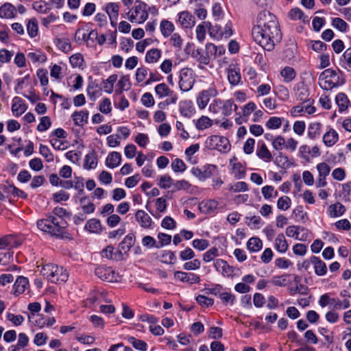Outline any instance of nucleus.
Returning <instances> with one entry per match:
<instances>
[{"instance_id":"f257e3e1","label":"nucleus","mask_w":351,"mask_h":351,"mask_svg":"<svg viewBox=\"0 0 351 351\" xmlns=\"http://www.w3.org/2000/svg\"><path fill=\"white\" fill-rule=\"evenodd\" d=\"M252 37L264 49L271 51L281 40L282 35L274 14L264 10L257 17V24L252 28Z\"/></svg>"},{"instance_id":"f03ea898","label":"nucleus","mask_w":351,"mask_h":351,"mask_svg":"<svg viewBox=\"0 0 351 351\" xmlns=\"http://www.w3.org/2000/svg\"><path fill=\"white\" fill-rule=\"evenodd\" d=\"M37 227L44 232L53 236H59L63 234L66 227V222L63 219L49 215L47 219H39L37 221Z\"/></svg>"},{"instance_id":"7ed1b4c3","label":"nucleus","mask_w":351,"mask_h":351,"mask_svg":"<svg viewBox=\"0 0 351 351\" xmlns=\"http://www.w3.org/2000/svg\"><path fill=\"white\" fill-rule=\"evenodd\" d=\"M41 273L49 281L52 283H61L67 280L68 273L62 267L53 264H48L45 265Z\"/></svg>"},{"instance_id":"20e7f679","label":"nucleus","mask_w":351,"mask_h":351,"mask_svg":"<svg viewBox=\"0 0 351 351\" xmlns=\"http://www.w3.org/2000/svg\"><path fill=\"white\" fill-rule=\"evenodd\" d=\"M128 19L132 23H143L148 18L147 4L141 0H136L132 8L127 13Z\"/></svg>"},{"instance_id":"39448f33","label":"nucleus","mask_w":351,"mask_h":351,"mask_svg":"<svg viewBox=\"0 0 351 351\" xmlns=\"http://www.w3.org/2000/svg\"><path fill=\"white\" fill-rule=\"evenodd\" d=\"M339 83V75L332 69H327L322 71L319 76V85L324 90H331Z\"/></svg>"},{"instance_id":"423d86ee","label":"nucleus","mask_w":351,"mask_h":351,"mask_svg":"<svg viewBox=\"0 0 351 351\" xmlns=\"http://www.w3.org/2000/svg\"><path fill=\"white\" fill-rule=\"evenodd\" d=\"M219 93L216 86L212 84L210 86L200 91L196 98V104L200 110H204L208 104L211 97H215L218 95Z\"/></svg>"},{"instance_id":"0eeeda50","label":"nucleus","mask_w":351,"mask_h":351,"mask_svg":"<svg viewBox=\"0 0 351 351\" xmlns=\"http://www.w3.org/2000/svg\"><path fill=\"white\" fill-rule=\"evenodd\" d=\"M206 143L210 149H217L223 153L230 151L231 147L229 140L226 137L219 135L210 136Z\"/></svg>"},{"instance_id":"6e6552de","label":"nucleus","mask_w":351,"mask_h":351,"mask_svg":"<svg viewBox=\"0 0 351 351\" xmlns=\"http://www.w3.org/2000/svg\"><path fill=\"white\" fill-rule=\"evenodd\" d=\"M179 87L182 91H189L191 90L195 82L194 73L192 69L183 68L180 71Z\"/></svg>"},{"instance_id":"1a4fd4ad","label":"nucleus","mask_w":351,"mask_h":351,"mask_svg":"<svg viewBox=\"0 0 351 351\" xmlns=\"http://www.w3.org/2000/svg\"><path fill=\"white\" fill-rule=\"evenodd\" d=\"M95 275L101 280L115 282L120 280L121 276L111 267L99 266L95 269Z\"/></svg>"},{"instance_id":"9d476101","label":"nucleus","mask_w":351,"mask_h":351,"mask_svg":"<svg viewBox=\"0 0 351 351\" xmlns=\"http://www.w3.org/2000/svg\"><path fill=\"white\" fill-rule=\"evenodd\" d=\"M216 169L217 167L215 165L207 164L202 168L193 167L191 169V173L200 181H204L210 178Z\"/></svg>"},{"instance_id":"9b49d317","label":"nucleus","mask_w":351,"mask_h":351,"mask_svg":"<svg viewBox=\"0 0 351 351\" xmlns=\"http://www.w3.org/2000/svg\"><path fill=\"white\" fill-rule=\"evenodd\" d=\"M316 169L318 172V177L315 186L317 188L324 187L327 185L326 177L330 172V167L326 162H322L316 165Z\"/></svg>"},{"instance_id":"f8f14e48","label":"nucleus","mask_w":351,"mask_h":351,"mask_svg":"<svg viewBox=\"0 0 351 351\" xmlns=\"http://www.w3.org/2000/svg\"><path fill=\"white\" fill-rule=\"evenodd\" d=\"M23 239L21 237L9 234L0 237V245L3 246L5 249L16 247L22 244Z\"/></svg>"},{"instance_id":"ddd939ff","label":"nucleus","mask_w":351,"mask_h":351,"mask_svg":"<svg viewBox=\"0 0 351 351\" xmlns=\"http://www.w3.org/2000/svg\"><path fill=\"white\" fill-rule=\"evenodd\" d=\"M135 220L143 229H151L153 221L151 217L144 210H138L135 213Z\"/></svg>"},{"instance_id":"4468645a","label":"nucleus","mask_w":351,"mask_h":351,"mask_svg":"<svg viewBox=\"0 0 351 351\" xmlns=\"http://www.w3.org/2000/svg\"><path fill=\"white\" fill-rule=\"evenodd\" d=\"M230 166L231 167V173L234 178L238 180L242 179L245 176L246 171L245 166L233 157L230 160Z\"/></svg>"},{"instance_id":"2eb2a0df","label":"nucleus","mask_w":351,"mask_h":351,"mask_svg":"<svg viewBox=\"0 0 351 351\" xmlns=\"http://www.w3.org/2000/svg\"><path fill=\"white\" fill-rule=\"evenodd\" d=\"M294 91L297 100L302 103L313 102V100L309 97L308 88L304 84H298L294 88Z\"/></svg>"},{"instance_id":"dca6fc26","label":"nucleus","mask_w":351,"mask_h":351,"mask_svg":"<svg viewBox=\"0 0 351 351\" xmlns=\"http://www.w3.org/2000/svg\"><path fill=\"white\" fill-rule=\"evenodd\" d=\"M174 278L181 282L196 284L200 282V278L197 274L177 271L174 273Z\"/></svg>"},{"instance_id":"f3484780","label":"nucleus","mask_w":351,"mask_h":351,"mask_svg":"<svg viewBox=\"0 0 351 351\" xmlns=\"http://www.w3.org/2000/svg\"><path fill=\"white\" fill-rule=\"evenodd\" d=\"M227 73L228 80L230 84L232 86L239 84L241 79L239 68L236 64H231L227 69Z\"/></svg>"},{"instance_id":"a211bd4d","label":"nucleus","mask_w":351,"mask_h":351,"mask_svg":"<svg viewBox=\"0 0 351 351\" xmlns=\"http://www.w3.org/2000/svg\"><path fill=\"white\" fill-rule=\"evenodd\" d=\"M178 16V23L182 27L191 28L195 25V17L188 11L181 12Z\"/></svg>"},{"instance_id":"6ab92c4d","label":"nucleus","mask_w":351,"mask_h":351,"mask_svg":"<svg viewBox=\"0 0 351 351\" xmlns=\"http://www.w3.org/2000/svg\"><path fill=\"white\" fill-rule=\"evenodd\" d=\"M155 93L159 99L164 97H178L173 90H171L165 83L158 84L155 86Z\"/></svg>"},{"instance_id":"aec40b11","label":"nucleus","mask_w":351,"mask_h":351,"mask_svg":"<svg viewBox=\"0 0 351 351\" xmlns=\"http://www.w3.org/2000/svg\"><path fill=\"white\" fill-rule=\"evenodd\" d=\"M17 13L16 8L10 3H5L0 7V18L13 19Z\"/></svg>"},{"instance_id":"412c9836","label":"nucleus","mask_w":351,"mask_h":351,"mask_svg":"<svg viewBox=\"0 0 351 351\" xmlns=\"http://www.w3.org/2000/svg\"><path fill=\"white\" fill-rule=\"evenodd\" d=\"M27 105L21 98L17 97L14 98L13 104L12 105V111L15 117H20L27 110Z\"/></svg>"},{"instance_id":"4be33fe9","label":"nucleus","mask_w":351,"mask_h":351,"mask_svg":"<svg viewBox=\"0 0 351 351\" xmlns=\"http://www.w3.org/2000/svg\"><path fill=\"white\" fill-rule=\"evenodd\" d=\"M338 140L339 134L333 128H330L323 136V143L326 147L333 146Z\"/></svg>"},{"instance_id":"5701e85b","label":"nucleus","mask_w":351,"mask_h":351,"mask_svg":"<svg viewBox=\"0 0 351 351\" xmlns=\"http://www.w3.org/2000/svg\"><path fill=\"white\" fill-rule=\"evenodd\" d=\"M311 262L314 266L315 272L317 276H324L327 271L326 263L319 258L313 256L311 257Z\"/></svg>"},{"instance_id":"b1692460","label":"nucleus","mask_w":351,"mask_h":351,"mask_svg":"<svg viewBox=\"0 0 351 351\" xmlns=\"http://www.w3.org/2000/svg\"><path fill=\"white\" fill-rule=\"evenodd\" d=\"M121 162V155L117 152H112L108 154L106 160V165L108 167L114 169L118 167Z\"/></svg>"},{"instance_id":"393cba45","label":"nucleus","mask_w":351,"mask_h":351,"mask_svg":"<svg viewBox=\"0 0 351 351\" xmlns=\"http://www.w3.org/2000/svg\"><path fill=\"white\" fill-rule=\"evenodd\" d=\"M214 266L216 270L221 273L223 276H229L232 272V267L227 263L226 261L222 259H217L214 263Z\"/></svg>"},{"instance_id":"a878e982","label":"nucleus","mask_w":351,"mask_h":351,"mask_svg":"<svg viewBox=\"0 0 351 351\" xmlns=\"http://www.w3.org/2000/svg\"><path fill=\"white\" fill-rule=\"evenodd\" d=\"M134 244V236L129 234L125 237L123 240L120 243L119 251L120 253H127L132 245Z\"/></svg>"},{"instance_id":"bb28decb","label":"nucleus","mask_w":351,"mask_h":351,"mask_svg":"<svg viewBox=\"0 0 351 351\" xmlns=\"http://www.w3.org/2000/svg\"><path fill=\"white\" fill-rule=\"evenodd\" d=\"M206 51H207L210 59L215 58L217 56H222L225 53V48L220 45L216 46L213 43H207L206 45Z\"/></svg>"},{"instance_id":"cd10ccee","label":"nucleus","mask_w":351,"mask_h":351,"mask_svg":"<svg viewBox=\"0 0 351 351\" xmlns=\"http://www.w3.org/2000/svg\"><path fill=\"white\" fill-rule=\"evenodd\" d=\"M345 211V206L339 202L330 205L328 208V213L330 217L333 218L341 216Z\"/></svg>"},{"instance_id":"c85d7f7f","label":"nucleus","mask_w":351,"mask_h":351,"mask_svg":"<svg viewBox=\"0 0 351 351\" xmlns=\"http://www.w3.org/2000/svg\"><path fill=\"white\" fill-rule=\"evenodd\" d=\"M322 124L319 122H314L309 124L308 127V136L313 140L319 137L322 132Z\"/></svg>"},{"instance_id":"c756f323","label":"nucleus","mask_w":351,"mask_h":351,"mask_svg":"<svg viewBox=\"0 0 351 351\" xmlns=\"http://www.w3.org/2000/svg\"><path fill=\"white\" fill-rule=\"evenodd\" d=\"M275 249L280 253H285L288 250L289 245L283 234H278L275 239Z\"/></svg>"},{"instance_id":"7c9ffc66","label":"nucleus","mask_w":351,"mask_h":351,"mask_svg":"<svg viewBox=\"0 0 351 351\" xmlns=\"http://www.w3.org/2000/svg\"><path fill=\"white\" fill-rule=\"evenodd\" d=\"M28 285L29 281L27 278L19 276L14 285V293L16 294L23 293Z\"/></svg>"},{"instance_id":"2f4dec72","label":"nucleus","mask_w":351,"mask_h":351,"mask_svg":"<svg viewBox=\"0 0 351 351\" xmlns=\"http://www.w3.org/2000/svg\"><path fill=\"white\" fill-rule=\"evenodd\" d=\"M162 51L157 48H153L147 51L145 55V62L149 64L156 63L160 58Z\"/></svg>"},{"instance_id":"473e14b6","label":"nucleus","mask_w":351,"mask_h":351,"mask_svg":"<svg viewBox=\"0 0 351 351\" xmlns=\"http://www.w3.org/2000/svg\"><path fill=\"white\" fill-rule=\"evenodd\" d=\"M27 32L32 38H35L38 34V24L35 18L29 19L26 25Z\"/></svg>"},{"instance_id":"72a5a7b5","label":"nucleus","mask_w":351,"mask_h":351,"mask_svg":"<svg viewBox=\"0 0 351 351\" xmlns=\"http://www.w3.org/2000/svg\"><path fill=\"white\" fill-rule=\"evenodd\" d=\"M85 229L92 233H100L101 232V221L95 218L91 219L86 222Z\"/></svg>"},{"instance_id":"f704fd0d","label":"nucleus","mask_w":351,"mask_h":351,"mask_svg":"<svg viewBox=\"0 0 351 351\" xmlns=\"http://www.w3.org/2000/svg\"><path fill=\"white\" fill-rule=\"evenodd\" d=\"M256 155L260 159L265 162H270L272 159L271 154L265 143L261 144L258 147L256 150Z\"/></svg>"},{"instance_id":"c9c22d12","label":"nucleus","mask_w":351,"mask_h":351,"mask_svg":"<svg viewBox=\"0 0 351 351\" xmlns=\"http://www.w3.org/2000/svg\"><path fill=\"white\" fill-rule=\"evenodd\" d=\"M192 56L196 58L199 62V67L201 69H203V66H202L201 64L208 65L210 62V58L208 53L206 52L204 55L202 53V49H198L195 51L192 52Z\"/></svg>"},{"instance_id":"e433bc0d","label":"nucleus","mask_w":351,"mask_h":351,"mask_svg":"<svg viewBox=\"0 0 351 351\" xmlns=\"http://www.w3.org/2000/svg\"><path fill=\"white\" fill-rule=\"evenodd\" d=\"M13 252L0 245V265H5L12 260Z\"/></svg>"},{"instance_id":"4c0bfd02","label":"nucleus","mask_w":351,"mask_h":351,"mask_svg":"<svg viewBox=\"0 0 351 351\" xmlns=\"http://www.w3.org/2000/svg\"><path fill=\"white\" fill-rule=\"evenodd\" d=\"M160 28L162 34L165 37L169 36L175 29L174 25L167 20H163L161 21Z\"/></svg>"},{"instance_id":"58836bf2","label":"nucleus","mask_w":351,"mask_h":351,"mask_svg":"<svg viewBox=\"0 0 351 351\" xmlns=\"http://www.w3.org/2000/svg\"><path fill=\"white\" fill-rule=\"evenodd\" d=\"M217 205L218 204L215 200L203 201L199 204V209L204 213H211L217 208Z\"/></svg>"},{"instance_id":"ea45409f","label":"nucleus","mask_w":351,"mask_h":351,"mask_svg":"<svg viewBox=\"0 0 351 351\" xmlns=\"http://www.w3.org/2000/svg\"><path fill=\"white\" fill-rule=\"evenodd\" d=\"M335 101L339 108V111L345 110L348 107L349 100L345 93H338L336 95Z\"/></svg>"},{"instance_id":"a19ab883","label":"nucleus","mask_w":351,"mask_h":351,"mask_svg":"<svg viewBox=\"0 0 351 351\" xmlns=\"http://www.w3.org/2000/svg\"><path fill=\"white\" fill-rule=\"evenodd\" d=\"M119 6L116 3H108L106 6V12L109 19H117L119 16Z\"/></svg>"},{"instance_id":"79ce46f5","label":"nucleus","mask_w":351,"mask_h":351,"mask_svg":"<svg viewBox=\"0 0 351 351\" xmlns=\"http://www.w3.org/2000/svg\"><path fill=\"white\" fill-rule=\"evenodd\" d=\"M263 247L262 241L258 237H252L247 243V247L250 252H258Z\"/></svg>"},{"instance_id":"37998d69","label":"nucleus","mask_w":351,"mask_h":351,"mask_svg":"<svg viewBox=\"0 0 351 351\" xmlns=\"http://www.w3.org/2000/svg\"><path fill=\"white\" fill-rule=\"evenodd\" d=\"M222 113L225 116L230 115L233 110H236L237 108V106L236 104H234V101L232 99H227L223 101H222Z\"/></svg>"},{"instance_id":"c03bdc74","label":"nucleus","mask_w":351,"mask_h":351,"mask_svg":"<svg viewBox=\"0 0 351 351\" xmlns=\"http://www.w3.org/2000/svg\"><path fill=\"white\" fill-rule=\"evenodd\" d=\"M88 113L87 111L75 112L72 114L73 119L75 123L77 125H82L84 122L87 121Z\"/></svg>"},{"instance_id":"a18cd8bd","label":"nucleus","mask_w":351,"mask_h":351,"mask_svg":"<svg viewBox=\"0 0 351 351\" xmlns=\"http://www.w3.org/2000/svg\"><path fill=\"white\" fill-rule=\"evenodd\" d=\"M117 86H119L118 91L119 93H121L123 90L130 89V76L128 75L121 76L117 83Z\"/></svg>"},{"instance_id":"49530a36","label":"nucleus","mask_w":351,"mask_h":351,"mask_svg":"<svg viewBox=\"0 0 351 351\" xmlns=\"http://www.w3.org/2000/svg\"><path fill=\"white\" fill-rule=\"evenodd\" d=\"M304 230V227H300L298 226H289L286 228V234L289 237L294 238L295 239H298V235L300 234V231Z\"/></svg>"},{"instance_id":"de8ad7c7","label":"nucleus","mask_w":351,"mask_h":351,"mask_svg":"<svg viewBox=\"0 0 351 351\" xmlns=\"http://www.w3.org/2000/svg\"><path fill=\"white\" fill-rule=\"evenodd\" d=\"M97 158L93 152L86 155L84 164V167L85 169H95L97 167Z\"/></svg>"},{"instance_id":"09e8293b","label":"nucleus","mask_w":351,"mask_h":351,"mask_svg":"<svg viewBox=\"0 0 351 351\" xmlns=\"http://www.w3.org/2000/svg\"><path fill=\"white\" fill-rule=\"evenodd\" d=\"M213 124V121L206 116H202L196 123V128L199 130H203L210 128Z\"/></svg>"},{"instance_id":"8fccbe9b","label":"nucleus","mask_w":351,"mask_h":351,"mask_svg":"<svg viewBox=\"0 0 351 351\" xmlns=\"http://www.w3.org/2000/svg\"><path fill=\"white\" fill-rule=\"evenodd\" d=\"M282 77L284 78L285 82L292 81L295 77V72L294 69L290 66L285 67L280 72Z\"/></svg>"},{"instance_id":"3c124183","label":"nucleus","mask_w":351,"mask_h":351,"mask_svg":"<svg viewBox=\"0 0 351 351\" xmlns=\"http://www.w3.org/2000/svg\"><path fill=\"white\" fill-rule=\"evenodd\" d=\"M282 119L278 117H272L266 122L265 126L269 130H276L280 128Z\"/></svg>"},{"instance_id":"603ef678","label":"nucleus","mask_w":351,"mask_h":351,"mask_svg":"<svg viewBox=\"0 0 351 351\" xmlns=\"http://www.w3.org/2000/svg\"><path fill=\"white\" fill-rule=\"evenodd\" d=\"M248 189L247 184L243 181L235 182L229 186V190L234 193L245 192Z\"/></svg>"},{"instance_id":"864d4df0","label":"nucleus","mask_w":351,"mask_h":351,"mask_svg":"<svg viewBox=\"0 0 351 351\" xmlns=\"http://www.w3.org/2000/svg\"><path fill=\"white\" fill-rule=\"evenodd\" d=\"M128 341L137 350L141 351H145L147 350V343L143 340L138 339L134 337H129Z\"/></svg>"},{"instance_id":"5fc2aeb1","label":"nucleus","mask_w":351,"mask_h":351,"mask_svg":"<svg viewBox=\"0 0 351 351\" xmlns=\"http://www.w3.org/2000/svg\"><path fill=\"white\" fill-rule=\"evenodd\" d=\"M291 204V200L288 196L280 197L277 201V207L281 210H288Z\"/></svg>"},{"instance_id":"6e6d98bb","label":"nucleus","mask_w":351,"mask_h":351,"mask_svg":"<svg viewBox=\"0 0 351 351\" xmlns=\"http://www.w3.org/2000/svg\"><path fill=\"white\" fill-rule=\"evenodd\" d=\"M27 58L33 62H45L47 60V56L42 52H29Z\"/></svg>"},{"instance_id":"4d7b16f0","label":"nucleus","mask_w":351,"mask_h":351,"mask_svg":"<svg viewBox=\"0 0 351 351\" xmlns=\"http://www.w3.org/2000/svg\"><path fill=\"white\" fill-rule=\"evenodd\" d=\"M69 62L73 67L80 68L84 62L83 56L80 53H75L70 57Z\"/></svg>"},{"instance_id":"13d9d810","label":"nucleus","mask_w":351,"mask_h":351,"mask_svg":"<svg viewBox=\"0 0 351 351\" xmlns=\"http://www.w3.org/2000/svg\"><path fill=\"white\" fill-rule=\"evenodd\" d=\"M86 197H82L80 200L84 213H85L86 215L93 213L95 209L94 204L90 202H87V203H86Z\"/></svg>"},{"instance_id":"bf43d9fd","label":"nucleus","mask_w":351,"mask_h":351,"mask_svg":"<svg viewBox=\"0 0 351 351\" xmlns=\"http://www.w3.org/2000/svg\"><path fill=\"white\" fill-rule=\"evenodd\" d=\"M171 167L173 171L176 173L184 172L186 169L185 163L180 158H176L173 160L171 162Z\"/></svg>"},{"instance_id":"052dcab7","label":"nucleus","mask_w":351,"mask_h":351,"mask_svg":"<svg viewBox=\"0 0 351 351\" xmlns=\"http://www.w3.org/2000/svg\"><path fill=\"white\" fill-rule=\"evenodd\" d=\"M33 9L42 14H45L49 10V4L45 1H36L32 5Z\"/></svg>"},{"instance_id":"680f3d73","label":"nucleus","mask_w":351,"mask_h":351,"mask_svg":"<svg viewBox=\"0 0 351 351\" xmlns=\"http://www.w3.org/2000/svg\"><path fill=\"white\" fill-rule=\"evenodd\" d=\"M56 45L60 50H61L65 53H69L71 51V45L67 39H65V38L58 39Z\"/></svg>"},{"instance_id":"e2e57ef3","label":"nucleus","mask_w":351,"mask_h":351,"mask_svg":"<svg viewBox=\"0 0 351 351\" xmlns=\"http://www.w3.org/2000/svg\"><path fill=\"white\" fill-rule=\"evenodd\" d=\"M148 75V70L147 68L142 66L136 69L135 78L138 83L145 82Z\"/></svg>"},{"instance_id":"0e129e2a","label":"nucleus","mask_w":351,"mask_h":351,"mask_svg":"<svg viewBox=\"0 0 351 351\" xmlns=\"http://www.w3.org/2000/svg\"><path fill=\"white\" fill-rule=\"evenodd\" d=\"M88 95L90 97H96L101 95L100 88L94 82H91L87 87Z\"/></svg>"},{"instance_id":"69168bd1","label":"nucleus","mask_w":351,"mask_h":351,"mask_svg":"<svg viewBox=\"0 0 351 351\" xmlns=\"http://www.w3.org/2000/svg\"><path fill=\"white\" fill-rule=\"evenodd\" d=\"M173 182V180L169 175H163L160 177L159 179V186L162 189H169Z\"/></svg>"},{"instance_id":"338daca9","label":"nucleus","mask_w":351,"mask_h":351,"mask_svg":"<svg viewBox=\"0 0 351 351\" xmlns=\"http://www.w3.org/2000/svg\"><path fill=\"white\" fill-rule=\"evenodd\" d=\"M39 152L47 162H51L53 160V155L47 146L40 145Z\"/></svg>"},{"instance_id":"774afa93","label":"nucleus","mask_w":351,"mask_h":351,"mask_svg":"<svg viewBox=\"0 0 351 351\" xmlns=\"http://www.w3.org/2000/svg\"><path fill=\"white\" fill-rule=\"evenodd\" d=\"M51 124V119L49 117H47V116L43 117L40 119V121L37 126V130L39 132L46 131L47 129H49L50 128Z\"/></svg>"}]
</instances>
